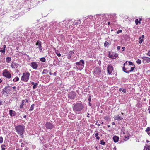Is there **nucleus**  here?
Wrapping results in <instances>:
<instances>
[{"label": "nucleus", "instance_id": "obj_35", "mask_svg": "<svg viewBox=\"0 0 150 150\" xmlns=\"http://www.w3.org/2000/svg\"><path fill=\"white\" fill-rule=\"evenodd\" d=\"M100 142V143L101 145H104L105 144V142L103 140H101Z\"/></svg>", "mask_w": 150, "mask_h": 150}, {"label": "nucleus", "instance_id": "obj_2", "mask_svg": "<svg viewBox=\"0 0 150 150\" xmlns=\"http://www.w3.org/2000/svg\"><path fill=\"white\" fill-rule=\"evenodd\" d=\"M84 61L83 60H81L80 62H76L75 64L77 66V69L80 70H82L84 67Z\"/></svg>", "mask_w": 150, "mask_h": 150}, {"label": "nucleus", "instance_id": "obj_44", "mask_svg": "<svg viewBox=\"0 0 150 150\" xmlns=\"http://www.w3.org/2000/svg\"><path fill=\"white\" fill-rule=\"evenodd\" d=\"M39 50L40 52H42V47H39Z\"/></svg>", "mask_w": 150, "mask_h": 150}, {"label": "nucleus", "instance_id": "obj_21", "mask_svg": "<svg viewBox=\"0 0 150 150\" xmlns=\"http://www.w3.org/2000/svg\"><path fill=\"white\" fill-rule=\"evenodd\" d=\"M74 54V52L72 51H70L67 57L68 59H70L71 57V55Z\"/></svg>", "mask_w": 150, "mask_h": 150}, {"label": "nucleus", "instance_id": "obj_51", "mask_svg": "<svg viewBox=\"0 0 150 150\" xmlns=\"http://www.w3.org/2000/svg\"><path fill=\"white\" fill-rule=\"evenodd\" d=\"M5 148L2 147H1V150H5Z\"/></svg>", "mask_w": 150, "mask_h": 150}, {"label": "nucleus", "instance_id": "obj_38", "mask_svg": "<svg viewBox=\"0 0 150 150\" xmlns=\"http://www.w3.org/2000/svg\"><path fill=\"white\" fill-rule=\"evenodd\" d=\"M9 112L10 116H12L13 111L11 110H10Z\"/></svg>", "mask_w": 150, "mask_h": 150}, {"label": "nucleus", "instance_id": "obj_25", "mask_svg": "<svg viewBox=\"0 0 150 150\" xmlns=\"http://www.w3.org/2000/svg\"><path fill=\"white\" fill-rule=\"evenodd\" d=\"M19 78L18 77H16L13 79V81L14 82H17L18 81Z\"/></svg>", "mask_w": 150, "mask_h": 150}, {"label": "nucleus", "instance_id": "obj_33", "mask_svg": "<svg viewBox=\"0 0 150 150\" xmlns=\"http://www.w3.org/2000/svg\"><path fill=\"white\" fill-rule=\"evenodd\" d=\"M135 23L136 25H137L138 23H140L141 22L138 19H136L135 20Z\"/></svg>", "mask_w": 150, "mask_h": 150}, {"label": "nucleus", "instance_id": "obj_50", "mask_svg": "<svg viewBox=\"0 0 150 150\" xmlns=\"http://www.w3.org/2000/svg\"><path fill=\"white\" fill-rule=\"evenodd\" d=\"M120 46H118L117 47V49L118 50H119L120 49Z\"/></svg>", "mask_w": 150, "mask_h": 150}, {"label": "nucleus", "instance_id": "obj_47", "mask_svg": "<svg viewBox=\"0 0 150 150\" xmlns=\"http://www.w3.org/2000/svg\"><path fill=\"white\" fill-rule=\"evenodd\" d=\"M96 139L97 140H99L100 139V137L98 136L96 137Z\"/></svg>", "mask_w": 150, "mask_h": 150}, {"label": "nucleus", "instance_id": "obj_13", "mask_svg": "<svg viewBox=\"0 0 150 150\" xmlns=\"http://www.w3.org/2000/svg\"><path fill=\"white\" fill-rule=\"evenodd\" d=\"M124 115L123 116H119L118 115L117 116H115L114 117V119L116 120H120L123 119V118Z\"/></svg>", "mask_w": 150, "mask_h": 150}, {"label": "nucleus", "instance_id": "obj_28", "mask_svg": "<svg viewBox=\"0 0 150 150\" xmlns=\"http://www.w3.org/2000/svg\"><path fill=\"white\" fill-rule=\"evenodd\" d=\"M109 45V43L107 41H105L104 43V45L105 47H108V46Z\"/></svg>", "mask_w": 150, "mask_h": 150}, {"label": "nucleus", "instance_id": "obj_22", "mask_svg": "<svg viewBox=\"0 0 150 150\" xmlns=\"http://www.w3.org/2000/svg\"><path fill=\"white\" fill-rule=\"evenodd\" d=\"M35 105L34 104H32L31 105V106L30 107V108L29 110V111H32L33 110H34V108Z\"/></svg>", "mask_w": 150, "mask_h": 150}, {"label": "nucleus", "instance_id": "obj_23", "mask_svg": "<svg viewBox=\"0 0 150 150\" xmlns=\"http://www.w3.org/2000/svg\"><path fill=\"white\" fill-rule=\"evenodd\" d=\"M122 69H123V71L124 72H126L127 73H129L127 72V71H129V70H127V68H125V67H123Z\"/></svg>", "mask_w": 150, "mask_h": 150}, {"label": "nucleus", "instance_id": "obj_58", "mask_svg": "<svg viewBox=\"0 0 150 150\" xmlns=\"http://www.w3.org/2000/svg\"><path fill=\"white\" fill-rule=\"evenodd\" d=\"M2 101H0V105H2Z\"/></svg>", "mask_w": 150, "mask_h": 150}, {"label": "nucleus", "instance_id": "obj_43", "mask_svg": "<svg viewBox=\"0 0 150 150\" xmlns=\"http://www.w3.org/2000/svg\"><path fill=\"white\" fill-rule=\"evenodd\" d=\"M98 135V134L97 132L96 133H95V137H97Z\"/></svg>", "mask_w": 150, "mask_h": 150}, {"label": "nucleus", "instance_id": "obj_3", "mask_svg": "<svg viewBox=\"0 0 150 150\" xmlns=\"http://www.w3.org/2000/svg\"><path fill=\"white\" fill-rule=\"evenodd\" d=\"M24 126L21 125L16 126L15 128L17 133L22 135L23 133Z\"/></svg>", "mask_w": 150, "mask_h": 150}, {"label": "nucleus", "instance_id": "obj_8", "mask_svg": "<svg viewBox=\"0 0 150 150\" xmlns=\"http://www.w3.org/2000/svg\"><path fill=\"white\" fill-rule=\"evenodd\" d=\"M142 62L144 64L150 62V58L146 57H142Z\"/></svg>", "mask_w": 150, "mask_h": 150}, {"label": "nucleus", "instance_id": "obj_6", "mask_svg": "<svg viewBox=\"0 0 150 150\" xmlns=\"http://www.w3.org/2000/svg\"><path fill=\"white\" fill-rule=\"evenodd\" d=\"M76 93L72 91L69 92L68 94V97L69 98L74 99L76 96Z\"/></svg>", "mask_w": 150, "mask_h": 150}, {"label": "nucleus", "instance_id": "obj_19", "mask_svg": "<svg viewBox=\"0 0 150 150\" xmlns=\"http://www.w3.org/2000/svg\"><path fill=\"white\" fill-rule=\"evenodd\" d=\"M18 64L16 63H14L13 64H12L11 67L13 69L15 68V67H18Z\"/></svg>", "mask_w": 150, "mask_h": 150}, {"label": "nucleus", "instance_id": "obj_41", "mask_svg": "<svg viewBox=\"0 0 150 150\" xmlns=\"http://www.w3.org/2000/svg\"><path fill=\"white\" fill-rule=\"evenodd\" d=\"M57 55L59 57H60L61 56V54L59 53H56Z\"/></svg>", "mask_w": 150, "mask_h": 150}, {"label": "nucleus", "instance_id": "obj_18", "mask_svg": "<svg viewBox=\"0 0 150 150\" xmlns=\"http://www.w3.org/2000/svg\"><path fill=\"white\" fill-rule=\"evenodd\" d=\"M41 44V42L40 40H38L36 43V45L38 46L39 48V47H42Z\"/></svg>", "mask_w": 150, "mask_h": 150}, {"label": "nucleus", "instance_id": "obj_49", "mask_svg": "<svg viewBox=\"0 0 150 150\" xmlns=\"http://www.w3.org/2000/svg\"><path fill=\"white\" fill-rule=\"evenodd\" d=\"M96 17L97 18H99V17L100 16V15H96Z\"/></svg>", "mask_w": 150, "mask_h": 150}, {"label": "nucleus", "instance_id": "obj_32", "mask_svg": "<svg viewBox=\"0 0 150 150\" xmlns=\"http://www.w3.org/2000/svg\"><path fill=\"white\" fill-rule=\"evenodd\" d=\"M128 63H129V65H128L127 66H129V67H130V66L131 65H133L134 66V65L133 64V63L132 62L129 61V62Z\"/></svg>", "mask_w": 150, "mask_h": 150}, {"label": "nucleus", "instance_id": "obj_31", "mask_svg": "<svg viewBox=\"0 0 150 150\" xmlns=\"http://www.w3.org/2000/svg\"><path fill=\"white\" fill-rule=\"evenodd\" d=\"M40 60L41 61L44 62L46 61V59L44 57H42L40 58Z\"/></svg>", "mask_w": 150, "mask_h": 150}, {"label": "nucleus", "instance_id": "obj_27", "mask_svg": "<svg viewBox=\"0 0 150 150\" xmlns=\"http://www.w3.org/2000/svg\"><path fill=\"white\" fill-rule=\"evenodd\" d=\"M24 101H25L24 100H23L22 102V103L20 105V109H21L23 108V107L24 105Z\"/></svg>", "mask_w": 150, "mask_h": 150}, {"label": "nucleus", "instance_id": "obj_9", "mask_svg": "<svg viewBox=\"0 0 150 150\" xmlns=\"http://www.w3.org/2000/svg\"><path fill=\"white\" fill-rule=\"evenodd\" d=\"M45 126L47 129H51L53 127L54 125L50 122H47L45 124Z\"/></svg>", "mask_w": 150, "mask_h": 150}, {"label": "nucleus", "instance_id": "obj_26", "mask_svg": "<svg viewBox=\"0 0 150 150\" xmlns=\"http://www.w3.org/2000/svg\"><path fill=\"white\" fill-rule=\"evenodd\" d=\"M134 68H135V67L134 66L132 67H130V68L131 69L129 70V71H127V72L129 73L130 72L133 71L134 70Z\"/></svg>", "mask_w": 150, "mask_h": 150}, {"label": "nucleus", "instance_id": "obj_30", "mask_svg": "<svg viewBox=\"0 0 150 150\" xmlns=\"http://www.w3.org/2000/svg\"><path fill=\"white\" fill-rule=\"evenodd\" d=\"M136 62L137 64L138 65L140 64L141 63V60L139 59H138L136 61Z\"/></svg>", "mask_w": 150, "mask_h": 150}, {"label": "nucleus", "instance_id": "obj_1", "mask_svg": "<svg viewBox=\"0 0 150 150\" xmlns=\"http://www.w3.org/2000/svg\"><path fill=\"white\" fill-rule=\"evenodd\" d=\"M83 105L81 103H76L73 104L72 108L73 110L75 112H81L83 108Z\"/></svg>", "mask_w": 150, "mask_h": 150}, {"label": "nucleus", "instance_id": "obj_12", "mask_svg": "<svg viewBox=\"0 0 150 150\" xmlns=\"http://www.w3.org/2000/svg\"><path fill=\"white\" fill-rule=\"evenodd\" d=\"M31 66L33 69H37L38 67V64L36 62H33L31 63Z\"/></svg>", "mask_w": 150, "mask_h": 150}, {"label": "nucleus", "instance_id": "obj_14", "mask_svg": "<svg viewBox=\"0 0 150 150\" xmlns=\"http://www.w3.org/2000/svg\"><path fill=\"white\" fill-rule=\"evenodd\" d=\"M6 47V45H4L3 47H1L0 48V52L4 54L5 53V49Z\"/></svg>", "mask_w": 150, "mask_h": 150}, {"label": "nucleus", "instance_id": "obj_20", "mask_svg": "<svg viewBox=\"0 0 150 150\" xmlns=\"http://www.w3.org/2000/svg\"><path fill=\"white\" fill-rule=\"evenodd\" d=\"M11 60V58L10 57H7L6 59V62L8 63L10 62Z\"/></svg>", "mask_w": 150, "mask_h": 150}, {"label": "nucleus", "instance_id": "obj_29", "mask_svg": "<svg viewBox=\"0 0 150 150\" xmlns=\"http://www.w3.org/2000/svg\"><path fill=\"white\" fill-rule=\"evenodd\" d=\"M48 70L47 69H45L43 70V71L42 72V74H46L48 73Z\"/></svg>", "mask_w": 150, "mask_h": 150}, {"label": "nucleus", "instance_id": "obj_60", "mask_svg": "<svg viewBox=\"0 0 150 150\" xmlns=\"http://www.w3.org/2000/svg\"><path fill=\"white\" fill-rule=\"evenodd\" d=\"M110 24V22H108V24L109 25Z\"/></svg>", "mask_w": 150, "mask_h": 150}, {"label": "nucleus", "instance_id": "obj_56", "mask_svg": "<svg viewBox=\"0 0 150 150\" xmlns=\"http://www.w3.org/2000/svg\"><path fill=\"white\" fill-rule=\"evenodd\" d=\"M113 149L114 150H116V148L115 147H114Z\"/></svg>", "mask_w": 150, "mask_h": 150}, {"label": "nucleus", "instance_id": "obj_54", "mask_svg": "<svg viewBox=\"0 0 150 150\" xmlns=\"http://www.w3.org/2000/svg\"><path fill=\"white\" fill-rule=\"evenodd\" d=\"M130 67H129V66H128L127 68H127V70H129V68H130Z\"/></svg>", "mask_w": 150, "mask_h": 150}, {"label": "nucleus", "instance_id": "obj_46", "mask_svg": "<svg viewBox=\"0 0 150 150\" xmlns=\"http://www.w3.org/2000/svg\"><path fill=\"white\" fill-rule=\"evenodd\" d=\"M127 61H126L124 64V66L127 65Z\"/></svg>", "mask_w": 150, "mask_h": 150}, {"label": "nucleus", "instance_id": "obj_64", "mask_svg": "<svg viewBox=\"0 0 150 150\" xmlns=\"http://www.w3.org/2000/svg\"><path fill=\"white\" fill-rule=\"evenodd\" d=\"M2 82V80L0 78V83H1Z\"/></svg>", "mask_w": 150, "mask_h": 150}, {"label": "nucleus", "instance_id": "obj_45", "mask_svg": "<svg viewBox=\"0 0 150 150\" xmlns=\"http://www.w3.org/2000/svg\"><path fill=\"white\" fill-rule=\"evenodd\" d=\"M147 55L149 56H150V50L147 53Z\"/></svg>", "mask_w": 150, "mask_h": 150}, {"label": "nucleus", "instance_id": "obj_59", "mask_svg": "<svg viewBox=\"0 0 150 150\" xmlns=\"http://www.w3.org/2000/svg\"><path fill=\"white\" fill-rule=\"evenodd\" d=\"M23 117L24 118H25L26 117V116L25 115H24L23 116Z\"/></svg>", "mask_w": 150, "mask_h": 150}, {"label": "nucleus", "instance_id": "obj_7", "mask_svg": "<svg viewBox=\"0 0 150 150\" xmlns=\"http://www.w3.org/2000/svg\"><path fill=\"white\" fill-rule=\"evenodd\" d=\"M101 71L100 68L98 67L95 68L93 73L94 75H99L101 74Z\"/></svg>", "mask_w": 150, "mask_h": 150}, {"label": "nucleus", "instance_id": "obj_39", "mask_svg": "<svg viewBox=\"0 0 150 150\" xmlns=\"http://www.w3.org/2000/svg\"><path fill=\"white\" fill-rule=\"evenodd\" d=\"M129 138L128 137H125V140L127 141L129 139Z\"/></svg>", "mask_w": 150, "mask_h": 150}, {"label": "nucleus", "instance_id": "obj_63", "mask_svg": "<svg viewBox=\"0 0 150 150\" xmlns=\"http://www.w3.org/2000/svg\"><path fill=\"white\" fill-rule=\"evenodd\" d=\"M16 150H21V149L19 148L16 149Z\"/></svg>", "mask_w": 150, "mask_h": 150}, {"label": "nucleus", "instance_id": "obj_16", "mask_svg": "<svg viewBox=\"0 0 150 150\" xmlns=\"http://www.w3.org/2000/svg\"><path fill=\"white\" fill-rule=\"evenodd\" d=\"M119 138L117 136H114L113 137V140L115 142H117L119 140Z\"/></svg>", "mask_w": 150, "mask_h": 150}, {"label": "nucleus", "instance_id": "obj_10", "mask_svg": "<svg viewBox=\"0 0 150 150\" xmlns=\"http://www.w3.org/2000/svg\"><path fill=\"white\" fill-rule=\"evenodd\" d=\"M108 56L110 58H111L112 59H115L117 57L118 55L116 53L111 54L110 53H109L108 54Z\"/></svg>", "mask_w": 150, "mask_h": 150}, {"label": "nucleus", "instance_id": "obj_53", "mask_svg": "<svg viewBox=\"0 0 150 150\" xmlns=\"http://www.w3.org/2000/svg\"><path fill=\"white\" fill-rule=\"evenodd\" d=\"M122 90V88H120L119 89V91H121Z\"/></svg>", "mask_w": 150, "mask_h": 150}, {"label": "nucleus", "instance_id": "obj_40", "mask_svg": "<svg viewBox=\"0 0 150 150\" xmlns=\"http://www.w3.org/2000/svg\"><path fill=\"white\" fill-rule=\"evenodd\" d=\"M122 32V30H118V31L117 32V34H119L120 33H121Z\"/></svg>", "mask_w": 150, "mask_h": 150}, {"label": "nucleus", "instance_id": "obj_15", "mask_svg": "<svg viewBox=\"0 0 150 150\" xmlns=\"http://www.w3.org/2000/svg\"><path fill=\"white\" fill-rule=\"evenodd\" d=\"M144 35H142L141 37L139 38V43L140 44L142 43V42L143 41V38H144Z\"/></svg>", "mask_w": 150, "mask_h": 150}, {"label": "nucleus", "instance_id": "obj_61", "mask_svg": "<svg viewBox=\"0 0 150 150\" xmlns=\"http://www.w3.org/2000/svg\"><path fill=\"white\" fill-rule=\"evenodd\" d=\"M88 100L89 101H91V98H89Z\"/></svg>", "mask_w": 150, "mask_h": 150}, {"label": "nucleus", "instance_id": "obj_36", "mask_svg": "<svg viewBox=\"0 0 150 150\" xmlns=\"http://www.w3.org/2000/svg\"><path fill=\"white\" fill-rule=\"evenodd\" d=\"M66 66L68 67L69 68L71 67V66L70 65V64L69 63H67L66 64Z\"/></svg>", "mask_w": 150, "mask_h": 150}, {"label": "nucleus", "instance_id": "obj_52", "mask_svg": "<svg viewBox=\"0 0 150 150\" xmlns=\"http://www.w3.org/2000/svg\"><path fill=\"white\" fill-rule=\"evenodd\" d=\"M1 147H3V146L5 147V146H5V145H4V144H3V145H1Z\"/></svg>", "mask_w": 150, "mask_h": 150}, {"label": "nucleus", "instance_id": "obj_24", "mask_svg": "<svg viewBox=\"0 0 150 150\" xmlns=\"http://www.w3.org/2000/svg\"><path fill=\"white\" fill-rule=\"evenodd\" d=\"M146 131L148 134L150 136V127H147L146 129Z\"/></svg>", "mask_w": 150, "mask_h": 150}, {"label": "nucleus", "instance_id": "obj_37", "mask_svg": "<svg viewBox=\"0 0 150 150\" xmlns=\"http://www.w3.org/2000/svg\"><path fill=\"white\" fill-rule=\"evenodd\" d=\"M144 150H150V146H149L147 147L146 149H144Z\"/></svg>", "mask_w": 150, "mask_h": 150}, {"label": "nucleus", "instance_id": "obj_55", "mask_svg": "<svg viewBox=\"0 0 150 150\" xmlns=\"http://www.w3.org/2000/svg\"><path fill=\"white\" fill-rule=\"evenodd\" d=\"M16 87L15 86H13V87H12V88L13 89H16Z\"/></svg>", "mask_w": 150, "mask_h": 150}, {"label": "nucleus", "instance_id": "obj_57", "mask_svg": "<svg viewBox=\"0 0 150 150\" xmlns=\"http://www.w3.org/2000/svg\"><path fill=\"white\" fill-rule=\"evenodd\" d=\"M49 74L50 75H53V73H51V72H50L49 73Z\"/></svg>", "mask_w": 150, "mask_h": 150}, {"label": "nucleus", "instance_id": "obj_42", "mask_svg": "<svg viewBox=\"0 0 150 150\" xmlns=\"http://www.w3.org/2000/svg\"><path fill=\"white\" fill-rule=\"evenodd\" d=\"M126 90L125 89H123L122 90V92L123 93H126Z\"/></svg>", "mask_w": 150, "mask_h": 150}, {"label": "nucleus", "instance_id": "obj_17", "mask_svg": "<svg viewBox=\"0 0 150 150\" xmlns=\"http://www.w3.org/2000/svg\"><path fill=\"white\" fill-rule=\"evenodd\" d=\"M31 84L32 85H33V89H35L37 87V86L38 85V83H34L33 82H31Z\"/></svg>", "mask_w": 150, "mask_h": 150}, {"label": "nucleus", "instance_id": "obj_62", "mask_svg": "<svg viewBox=\"0 0 150 150\" xmlns=\"http://www.w3.org/2000/svg\"><path fill=\"white\" fill-rule=\"evenodd\" d=\"M125 47H122V49H123V51H124V49H125Z\"/></svg>", "mask_w": 150, "mask_h": 150}, {"label": "nucleus", "instance_id": "obj_34", "mask_svg": "<svg viewBox=\"0 0 150 150\" xmlns=\"http://www.w3.org/2000/svg\"><path fill=\"white\" fill-rule=\"evenodd\" d=\"M3 139L2 136L0 137V143L1 144L3 142Z\"/></svg>", "mask_w": 150, "mask_h": 150}, {"label": "nucleus", "instance_id": "obj_48", "mask_svg": "<svg viewBox=\"0 0 150 150\" xmlns=\"http://www.w3.org/2000/svg\"><path fill=\"white\" fill-rule=\"evenodd\" d=\"M57 73L56 72H54L53 73V75L54 76H56V75Z\"/></svg>", "mask_w": 150, "mask_h": 150}, {"label": "nucleus", "instance_id": "obj_5", "mask_svg": "<svg viewBox=\"0 0 150 150\" xmlns=\"http://www.w3.org/2000/svg\"><path fill=\"white\" fill-rule=\"evenodd\" d=\"M3 76L8 79L10 78L11 75L9 71L7 69H4L3 71Z\"/></svg>", "mask_w": 150, "mask_h": 150}, {"label": "nucleus", "instance_id": "obj_11", "mask_svg": "<svg viewBox=\"0 0 150 150\" xmlns=\"http://www.w3.org/2000/svg\"><path fill=\"white\" fill-rule=\"evenodd\" d=\"M113 69L112 66H111V65H109L107 67V71L108 73L109 74H111Z\"/></svg>", "mask_w": 150, "mask_h": 150}, {"label": "nucleus", "instance_id": "obj_4", "mask_svg": "<svg viewBox=\"0 0 150 150\" xmlns=\"http://www.w3.org/2000/svg\"><path fill=\"white\" fill-rule=\"evenodd\" d=\"M30 73L27 72L24 73L21 78V80L24 82H27L29 79Z\"/></svg>", "mask_w": 150, "mask_h": 150}]
</instances>
